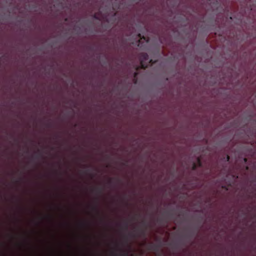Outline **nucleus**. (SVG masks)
<instances>
[{"label": "nucleus", "mask_w": 256, "mask_h": 256, "mask_svg": "<svg viewBox=\"0 0 256 256\" xmlns=\"http://www.w3.org/2000/svg\"><path fill=\"white\" fill-rule=\"evenodd\" d=\"M138 37H139L140 38H141V39H142V38H144V40H145V38H144V36H142H142H141V34H138Z\"/></svg>", "instance_id": "6e6552de"}, {"label": "nucleus", "mask_w": 256, "mask_h": 256, "mask_svg": "<svg viewBox=\"0 0 256 256\" xmlns=\"http://www.w3.org/2000/svg\"><path fill=\"white\" fill-rule=\"evenodd\" d=\"M140 234H144H144H145V230H141V231H140Z\"/></svg>", "instance_id": "9d476101"}, {"label": "nucleus", "mask_w": 256, "mask_h": 256, "mask_svg": "<svg viewBox=\"0 0 256 256\" xmlns=\"http://www.w3.org/2000/svg\"><path fill=\"white\" fill-rule=\"evenodd\" d=\"M88 172V170H86V172H85V173L87 174Z\"/></svg>", "instance_id": "2eb2a0df"}, {"label": "nucleus", "mask_w": 256, "mask_h": 256, "mask_svg": "<svg viewBox=\"0 0 256 256\" xmlns=\"http://www.w3.org/2000/svg\"><path fill=\"white\" fill-rule=\"evenodd\" d=\"M198 167V166L196 163L194 162L192 164V170H196V169Z\"/></svg>", "instance_id": "7ed1b4c3"}, {"label": "nucleus", "mask_w": 256, "mask_h": 256, "mask_svg": "<svg viewBox=\"0 0 256 256\" xmlns=\"http://www.w3.org/2000/svg\"><path fill=\"white\" fill-rule=\"evenodd\" d=\"M244 162H247V158H244Z\"/></svg>", "instance_id": "f8f14e48"}, {"label": "nucleus", "mask_w": 256, "mask_h": 256, "mask_svg": "<svg viewBox=\"0 0 256 256\" xmlns=\"http://www.w3.org/2000/svg\"><path fill=\"white\" fill-rule=\"evenodd\" d=\"M93 208H94V210L98 211V208H97V206H94Z\"/></svg>", "instance_id": "9b49d317"}, {"label": "nucleus", "mask_w": 256, "mask_h": 256, "mask_svg": "<svg viewBox=\"0 0 256 256\" xmlns=\"http://www.w3.org/2000/svg\"><path fill=\"white\" fill-rule=\"evenodd\" d=\"M111 182H112V179H110L109 180V183H111Z\"/></svg>", "instance_id": "dca6fc26"}, {"label": "nucleus", "mask_w": 256, "mask_h": 256, "mask_svg": "<svg viewBox=\"0 0 256 256\" xmlns=\"http://www.w3.org/2000/svg\"><path fill=\"white\" fill-rule=\"evenodd\" d=\"M122 255L127 256H128V252L126 250H122Z\"/></svg>", "instance_id": "20e7f679"}, {"label": "nucleus", "mask_w": 256, "mask_h": 256, "mask_svg": "<svg viewBox=\"0 0 256 256\" xmlns=\"http://www.w3.org/2000/svg\"><path fill=\"white\" fill-rule=\"evenodd\" d=\"M140 60L142 68H146L150 64H152V60H149L148 55L145 52H142L140 54Z\"/></svg>", "instance_id": "f257e3e1"}, {"label": "nucleus", "mask_w": 256, "mask_h": 256, "mask_svg": "<svg viewBox=\"0 0 256 256\" xmlns=\"http://www.w3.org/2000/svg\"><path fill=\"white\" fill-rule=\"evenodd\" d=\"M137 74H138L137 72H135L134 73V77L136 76Z\"/></svg>", "instance_id": "ddd939ff"}, {"label": "nucleus", "mask_w": 256, "mask_h": 256, "mask_svg": "<svg viewBox=\"0 0 256 256\" xmlns=\"http://www.w3.org/2000/svg\"><path fill=\"white\" fill-rule=\"evenodd\" d=\"M124 227H125V228L126 230L128 229V222H126L124 223Z\"/></svg>", "instance_id": "423d86ee"}, {"label": "nucleus", "mask_w": 256, "mask_h": 256, "mask_svg": "<svg viewBox=\"0 0 256 256\" xmlns=\"http://www.w3.org/2000/svg\"><path fill=\"white\" fill-rule=\"evenodd\" d=\"M230 158L229 156L226 155V161H227V162H228V161H229Z\"/></svg>", "instance_id": "1a4fd4ad"}, {"label": "nucleus", "mask_w": 256, "mask_h": 256, "mask_svg": "<svg viewBox=\"0 0 256 256\" xmlns=\"http://www.w3.org/2000/svg\"><path fill=\"white\" fill-rule=\"evenodd\" d=\"M142 224L145 226L146 225V222H142Z\"/></svg>", "instance_id": "4468645a"}, {"label": "nucleus", "mask_w": 256, "mask_h": 256, "mask_svg": "<svg viewBox=\"0 0 256 256\" xmlns=\"http://www.w3.org/2000/svg\"><path fill=\"white\" fill-rule=\"evenodd\" d=\"M196 164L198 165V166H199V167H200L202 166L201 160L200 158H197V164Z\"/></svg>", "instance_id": "f03ea898"}, {"label": "nucleus", "mask_w": 256, "mask_h": 256, "mask_svg": "<svg viewBox=\"0 0 256 256\" xmlns=\"http://www.w3.org/2000/svg\"><path fill=\"white\" fill-rule=\"evenodd\" d=\"M96 192H97L98 194H100L102 193V189L99 188H96Z\"/></svg>", "instance_id": "39448f33"}, {"label": "nucleus", "mask_w": 256, "mask_h": 256, "mask_svg": "<svg viewBox=\"0 0 256 256\" xmlns=\"http://www.w3.org/2000/svg\"><path fill=\"white\" fill-rule=\"evenodd\" d=\"M156 248L155 246L152 245V246H150V250H155V248Z\"/></svg>", "instance_id": "0eeeda50"}]
</instances>
